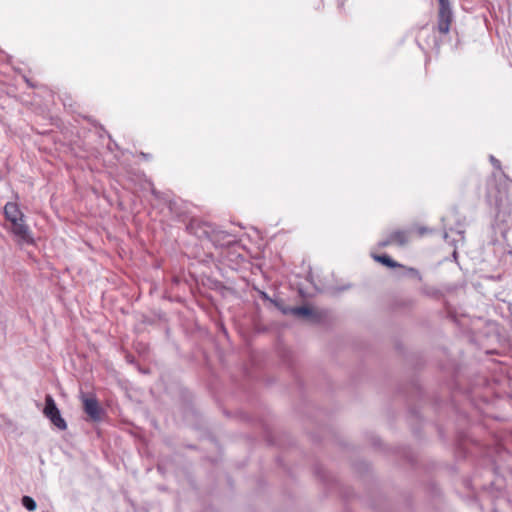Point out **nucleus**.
I'll use <instances>...</instances> for the list:
<instances>
[{
  "instance_id": "7ed1b4c3",
  "label": "nucleus",
  "mask_w": 512,
  "mask_h": 512,
  "mask_svg": "<svg viewBox=\"0 0 512 512\" xmlns=\"http://www.w3.org/2000/svg\"><path fill=\"white\" fill-rule=\"evenodd\" d=\"M44 415L60 430L67 429V423L62 418L59 409L51 395L45 397V407L43 410Z\"/></svg>"
},
{
  "instance_id": "20e7f679",
  "label": "nucleus",
  "mask_w": 512,
  "mask_h": 512,
  "mask_svg": "<svg viewBox=\"0 0 512 512\" xmlns=\"http://www.w3.org/2000/svg\"><path fill=\"white\" fill-rule=\"evenodd\" d=\"M409 241V233L405 230H392L387 233L384 239L379 241L378 245L381 248L388 246H404Z\"/></svg>"
},
{
  "instance_id": "f257e3e1",
  "label": "nucleus",
  "mask_w": 512,
  "mask_h": 512,
  "mask_svg": "<svg viewBox=\"0 0 512 512\" xmlns=\"http://www.w3.org/2000/svg\"><path fill=\"white\" fill-rule=\"evenodd\" d=\"M4 215L10 222V230L19 241L33 244L34 239L28 225L25 223L24 214L15 202H7L4 206Z\"/></svg>"
},
{
  "instance_id": "1a4fd4ad",
  "label": "nucleus",
  "mask_w": 512,
  "mask_h": 512,
  "mask_svg": "<svg viewBox=\"0 0 512 512\" xmlns=\"http://www.w3.org/2000/svg\"><path fill=\"white\" fill-rule=\"evenodd\" d=\"M413 233H416L418 236H424L428 233H431L432 230L427 228V227H423V226H416L413 228L412 230Z\"/></svg>"
},
{
  "instance_id": "0eeeda50",
  "label": "nucleus",
  "mask_w": 512,
  "mask_h": 512,
  "mask_svg": "<svg viewBox=\"0 0 512 512\" xmlns=\"http://www.w3.org/2000/svg\"><path fill=\"white\" fill-rule=\"evenodd\" d=\"M292 313L296 316L303 317V318H314L315 312L314 310L309 306H300L295 307L292 309Z\"/></svg>"
},
{
  "instance_id": "6e6552de",
  "label": "nucleus",
  "mask_w": 512,
  "mask_h": 512,
  "mask_svg": "<svg viewBox=\"0 0 512 512\" xmlns=\"http://www.w3.org/2000/svg\"><path fill=\"white\" fill-rule=\"evenodd\" d=\"M22 504L29 511H34L37 507L36 502L30 496H23Z\"/></svg>"
},
{
  "instance_id": "f03ea898",
  "label": "nucleus",
  "mask_w": 512,
  "mask_h": 512,
  "mask_svg": "<svg viewBox=\"0 0 512 512\" xmlns=\"http://www.w3.org/2000/svg\"><path fill=\"white\" fill-rule=\"evenodd\" d=\"M439 10L437 16V31L440 34L446 35L450 31L453 16L450 8L449 0H438Z\"/></svg>"
},
{
  "instance_id": "39448f33",
  "label": "nucleus",
  "mask_w": 512,
  "mask_h": 512,
  "mask_svg": "<svg viewBox=\"0 0 512 512\" xmlns=\"http://www.w3.org/2000/svg\"><path fill=\"white\" fill-rule=\"evenodd\" d=\"M83 409L92 421H100L102 408L94 395H82Z\"/></svg>"
},
{
  "instance_id": "423d86ee",
  "label": "nucleus",
  "mask_w": 512,
  "mask_h": 512,
  "mask_svg": "<svg viewBox=\"0 0 512 512\" xmlns=\"http://www.w3.org/2000/svg\"><path fill=\"white\" fill-rule=\"evenodd\" d=\"M373 259L387 267H390V268H395V267H402L401 264L397 263L396 261H394L393 259H391L388 255L386 254H383V255H376V254H373L372 255Z\"/></svg>"
}]
</instances>
